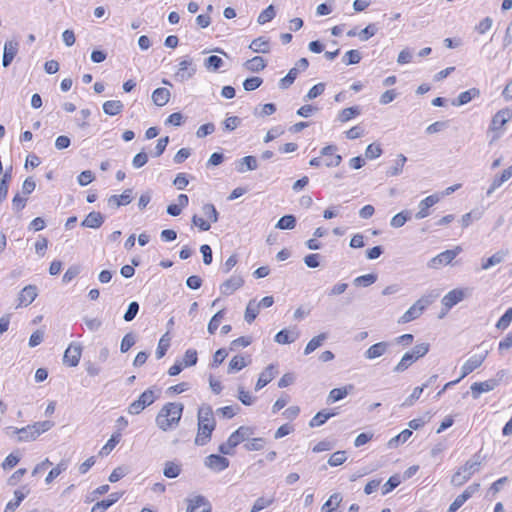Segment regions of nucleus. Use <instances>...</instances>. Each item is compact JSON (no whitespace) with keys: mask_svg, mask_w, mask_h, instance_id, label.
<instances>
[{"mask_svg":"<svg viewBox=\"0 0 512 512\" xmlns=\"http://www.w3.org/2000/svg\"><path fill=\"white\" fill-rule=\"evenodd\" d=\"M265 443L266 441L264 438H253L252 440L245 443L244 448L247 451H259L264 448Z\"/></svg>","mask_w":512,"mask_h":512,"instance_id":"e2e57ef3","label":"nucleus"},{"mask_svg":"<svg viewBox=\"0 0 512 512\" xmlns=\"http://www.w3.org/2000/svg\"><path fill=\"white\" fill-rule=\"evenodd\" d=\"M249 48L255 53H269L270 52V42L266 37H258L252 40L249 45Z\"/></svg>","mask_w":512,"mask_h":512,"instance_id":"7c9ffc66","label":"nucleus"},{"mask_svg":"<svg viewBox=\"0 0 512 512\" xmlns=\"http://www.w3.org/2000/svg\"><path fill=\"white\" fill-rule=\"evenodd\" d=\"M506 255H507L506 251H503V250L497 251L491 257L482 260L481 268L483 270L490 269L491 267L501 263L505 259Z\"/></svg>","mask_w":512,"mask_h":512,"instance_id":"473e14b6","label":"nucleus"},{"mask_svg":"<svg viewBox=\"0 0 512 512\" xmlns=\"http://www.w3.org/2000/svg\"><path fill=\"white\" fill-rule=\"evenodd\" d=\"M438 294H429L418 299L400 318L401 323L411 322L423 313V311L434 301Z\"/></svg>","mask_w":512,"mask_h":512,"instance_id":"423d86ee","label":"nucleus"},{"mask_svg":"<svg viewBox=\"0 0 512 512\" xmlns=\"http://www.w3.org/2000/svg\"><path fill=\"white\" fill-rule=\"evenodd\" d=\"M410 219H411V211L404 210L392 217V219L390 221V225L393 228H400Z\"/></svg>","mask_w":512,"mask_h":512,"instance_id":"79ce46f5","label":"nucleus"},{"mask_svg":"<svg viewBox=\"0 0 512 512\" xmlns=\"http://www.w3.org/2000/svg\"><path fill=\"white\" fill-rule=\"evenodd\" d=\"M440 197L438 194H432L421 200L418 205V212L415 214L416 219H423L430 215L429 209L438 203Z\"/></svg>","mask_w":512,"mask_h":512,"instance_id":"ddd939ff","label":"nucleus"},{"mask_svg":"<svg viewBox=\"0 0 512 512\" xmlns=\"http://www.w3.org/2000/svg\"><path fill=\"white\" fill-rule=\"evenodd\" d=\"M361 54L358 50H349L345 53V55L342 58V61L346 65H354L358 64L361 61Z\"/></svg>","mask_w":512,"mask_h":512,"instance_id":"13d9d810","label":"nucleus"},{"mask_svg":"<svg viewBox=\"0 0 512 512\" xmlns=\"http://www.w3.org/2000/svg\"><path fill=\"white\" fill-rule=\"evenodd\" d=\"M337 147L335 145H328L321 149L320 153L322 156L327 157L324 160V164L327 167H337L342 161V156L335 154Z\"/></svg>","mask_w":512,"mask_h":512,"instance_id":"2eb2a0df","label":"nucleus"},{"mask_svg":"<svg viewBox=\"0 0 512 512\" xmlns=\"http://www.w3.org/2000/svg\"><path fill=\"white\" fill-rule=\"evenodd\" d=\"M461 250L462 249L459 246L454 249L445 250L433 257L428 263V266L431 268H439L442 265H448L455 259Z\"/></svg>","mask_w":512,"mask_h":512,"instance_id":"6e6552de","label":"nucleus"},{"mask_svg":"<svg viewBox=\"0 0 512 512\" xmlns=\"http://www.w3.org/2000/svg\"><path fill=\"white\" fill-rule=\"evenodd\" d=\"M401 484V477L398 474L391 476L382 486V494L386 495Z\"/></svg>","mask_w":512,"mask_h":512,"instance_id":"4d7b16f0","label":"nucleus"},{"mask_svg":"<svg viewBox=\"0 0 512 512\" xmlns=\"http://www.w3.org/2000/svg\"><path fill=\"white\" fill-rule=\"evenodd\" d=\"M258 168V161L255 156H245L236 162V170L239 173L253 171Z\"/></svg>","mask_w":512,"mask_h":512,"instance_id":"b1692460","label":"nucleus"},{"mask_svg":"<svg viewBox=\"0 0 512 512\" xmlns=\"http://www.w3.org/2000/svg\"><path fill=\"white\" fill-rule=\"evenodd\" d=\"M29 490H26V492H23L22 490L18 489L14 491L15 501H10L7 503L4 512H14L16 508L21 504V502L26 498L28 495Z\"/></svg>","mask_w":512,"mask_h":512,"instance_id":"4c0bfd02","label":"nucleus"},{"mask_svg":"<svg viewBox=\"0 0 512 512\" xmlns=\"http://www.w3.org/2000/svg\"><path fill=\"white\" fill-rule=\"evenodd\" d=\"M198 361L197 351L195 349H188L184 354L182 364L184 367H191L196 365Z\"/></svg>","mask_w":512,"mask_h":512,"instance_id":"052dcab7","label":"nucleus"},{"mask_svg":"<svg viewBox=\"0 0 512 512\" xmlns=\"http://www.w3.org/2000/svg\"><path fill=\"white\" fill-rule=\"evenodd\" d=\"M187 512H212L211 505L202 495L188 500Z\"/></svg>","mask_w":512,"mask_h":512,"instance_id":"f3484780","label":"nucleus"},{"mask_svg":"<svg viewBox=\"0 0 512 512\" xmlns=\"http://www.w3.org/2000/svg\"><path fill=\"white\" fill-rule=\"evenodd\" d=\"M407 161V157L403 154H399L395 160L394 165L387 171L389 176H398L402 173L403 167Z\"/></svg>","mask_w":512,"mask_h":512,"instance_id":"09e8293b","label":"nucleus"},{"mask_svg":"<svg viewBox=\"0 0 512 512\" xmlns=\"http://www.w3.org/2000/svg\"><path fill=\"white\" fill-rule=\"evenodd\" d=\"M139 308H140V306H139L138 302H136V301L130 302V304L128 305V309L126 310V312L123 316V319L126 322H131L132 320H134V318L136 317V315L139 312Z\"/></svg>","mask_w":512,"mask_h":512,"instance_id":"680f3d73","label":"nucleus"},{"mask_svg":"<svg viewBox=\"0 0 512 512\" xmlns=\"http://www.w3.org/2000/svg\"><path fill=\"white\" fill-rule=\"evenodd\" d=\"M198 431L195 438V444L198 446L206 445L210 439L212 432L216 427L212 407L208 404H203L198 409Z\"/></svg>","mask_w":512,"mask_h":512,"instance_id":"f257e3e1","label":"nucleus"},{"mask_svg":"<svg viewBox=\"0 0 512 512\" xmlns=\"http://www.w3.org/2000/svg\"><path fill=\"white\" fill-rule=\"evenodd\" d=\"M18 42L10 40L6 41L3 49L2 65L8 67L18 52Z\"/></svg>","mask_w":512,"mask_h":512,"instance_id":"412c9836","label":"nucleus"},{"mask_svg":"<svg viewBox=\"0 0 512 512\" xmlns=\"http://www.w3.org/2000/svg\"><path fill=\"white\" fill-rule=\"evenodd\" d=\"M464 297L465 291L463 289H453L442 298V304L447 309H451L453 306L461 302Z\"/></svg>","mask_w":512,"mask_h":512,"instance_id":"4be33fe9","label":"nucleus"},{"mask_svg":"<svg viewBox=\"0 0 512 512\" xmlns=\"http://www.w3.org/2000/svg\"><path fill=\"white\" fill-rule=\"evenodd\" d=\"M196 73V66L193 65L192 59L185 58L179 63V67L174 74V78L178 82H185L192 78Z\"/></svg>","mask_w":512,"mask_h":512,"instance_id":"1a4fd4ad","label":"nucleus"},{"mask_svg":"<svg viewBox=\"0 0 512 512\" xmlns=\"http://www.w3.org/2000/svg\"><path fill=\"white\" fill-rule=\"evenodd\" d=\"M170 91L166 88H157L152 93V101L155 105L162 107L170 100Z\"/></svg>","mask_w":512,"mask_h":512,"instance_id":"2f4dec72","label":"nucleus"},{"mask_svg":"<svg viewBox=\"0 0 512 512\" xmlns=\"http://www.w3.org/2000/svg\"><path fill=\"white\" fill-rule=\"evenodd\" d=\"M68 467V462L66 460H62L57 464L56 467L51 469L46 476L45 482L50 484L56 477H58L63 471H65Z\"/></svg>","mask_w":512,"mask_h":512,"instance_id":"8fccbe9b","label":"nucleus"},{"mask_svg":"<svg viewBox=\"0 0 512 512\" xmlns=\"http://www.w3.org/2000/svg\"><path fill=\"white\" fill-rule=\"evenodd\" d=\"M512 321V308L506 310V312L498 320L496 327L498 329H506Z\"/></svg>","mask_w":512,"mask_h":512,"instance_id":"774afa93","label":"nucleus"},{"mask_svg":"<svg viewBox=\"0 0 512 512\" xmlns=\"http://www.w3.org/2000/svg\"><path fill=\"white\" fill-rule=\"evenodd\" d=\"M104 223V216L100 212L92 211L81 222L82 227L97 229Z\"/></svg>","mask_w":512,"mask_h":512,"instance_id":"a878e982","label":"nucleus"},{"mask_svg":"<svg viewBox=\"0 0 512 512\" xmlns=\"http://www.w3.org/2000/svg\"><path fill=\"white\" fill-rule=\"evenodd\" d=\"M181 466L173 461H167L165 463L163 474L165 477L173 479L180 475Z\"/></svg>","mask_w":512,"mask_h":512,"instance_id":"37998d69","label":"nucleus"},{"mask_svg":"<svg viewBox=\"0 0 512 512\" xmlns=\"http://www.w3.org/2000/svg\"><path fill=\"white\" fill-rule=\"evenodd\" d=\"M299 74V68H291L287 75L280 79L279 81V88L280 89H287L289 88L294 81L296 80L297 76Z\"/></svg>","mask_w":512,"mask_h":512,"instance_id":"c03bdc74","label":"nucleus"},{"mask_svg":"<svg viewBox=\"0 0 512 512\" xmlns=\"http://www.w3.org/2000/svg\"><path fill=\"white\" fill-rule=\"evenodd\" d=\"M337 415V412L332 410H321L310 420L309 426L311 428L322 426L327 420Z\"/></svg>","mask_w":512,"mask_h":512,"instance_id":"c756f323","label":"nucleus"},{"mask_svg":"<svg viewBox=\"0 0 512 512\" xmlns=\"http://www.w3.org/2000/svg\"><path fill=\"white\" fill-rule=\"evenodd\" d=\"M346 459L347 456L345 451H336L328 459V464L333 467L339 466L343 464L346 461Z\"/></svg>","mask_w":512,"mask_h":512,"instance_id":"69168bd1","label":"nucleus"},{"mask_svg":"<svg viewBox=\"0 0 512 512\" xmlns=\"http://www.w3.org/2000/svg\"><path fill=\"white\" fill-rule=\"evenodd\" d=\"M13 433L18 435L19 442H29L35 440L38 436L32 425H28L23 428H12Z\"/></svg>","mask_w":512,"mask_h":512,"instance_id":"c85d7f7f","label":"nucleus"},{"mask_svg":"<svg viewBox=\"0 0 512 512\" xmlns=\"http://www.w3.org/2000/svg\"><path fill=\"white\" fill-rule=\"evenodd\" d=\"M202 212L210 222L216 223L218 221L219 213L213 204H211V203L204 204L202 206Z\"/></svg>","mask_w":512,"mask_h":512,"instance_id":"5fc2aeb1","label":"nucleus"},{"mask_svg":"<svg viewBox=\"0 0 512 512\" xmlns=\"http://www.w3.org/2000/svg\"><path fill=\"white\" fill-rule=\"evenodd\" d=\"M327 333H320L319 335L313 337L306 345L304 349V354L309 355L314 352L317 348L322 346L325 340H327Z\"/></svg>","mask_w":512,"mask_h":512,"instance_id":"f704fd0d","label":"nucleus"},{"mask_svg":"<svg viewBox=\"0 0 512 512\" xmlns=\"http://www.w3.org/2000/svg\"><path fill=\"white\" fill-rule=\"evenodd\" d=\"M276 16V11L273 5H269L266 9H264L258 16L257 22L260 25H263L267 22H270Z\"/></svg>","mask_w":512,"mask_h":512,"instance_id":"864d4df0","label":"nucleus"},{"mask_svg":"<svg viewBox=\"0 0 512 512\" xmlns=\"http://www.w3.org/2000/svg\"><path fill=\"white\" fill-rule=\"evenodd\" d=\"M377 281V275L374 273L365 274L359 277H356L353 280V284L355 286L368 287Z\"/></svg>","mask_w":512,"mask_h":512,"instance_id":"3c124183","label":"nucleus"},{"mask_svg":"<svg viewBox=\"0 0 512 512\" xmlns=\"http://www.w3.org/2000/svg\"><path fill=\"white\" fill-rule=\"evenodd\" d=\"M498 385L496 379H489L483 382H475L471 385V394L474 399H478L482 393L489 392L495 389Z\"/></svg>","mask_w":512,"mask_h":512,"instance_id":"dca6fc26","label":"nucleus"},{"mask_svg":"<svg viewBox=\"0 0 512 512\" xmlns=\"http://www.w3.org/2000/svg\"><path fill=\"white\" fill-rule=\"evenodd\" d=\"M160 390L149 388L145 390L137 400L133 401L127 408L130 415L140 414L146 407L152 405L159 398Z\"/></svg>","mask_w":512,"mask_h":512,"instance_id":"20e7f679","label":"nucleus"},{"mask_svg":"<svg viewBox=\"0 0 512 512\" xmlns=\"http://www.w3.org/2000/svg\"><path fill=\"white\" fill-rule=\"evenodd\" d=\"M478 458L479 457L475 455L472 459L466 461V463L452 475L451 484L453 486H462L479 470L481 462Z\"/></svg>","mask_w":512,"mask_h":512,"instance_id":"7ed1b4c3","label":"nucleus"},{"mask_svg":"<svg viewBox=\"0 0 512 512\" xmlns=\"http://www.w3.org/2000/svg\"><path fill=\"white\" fill-rule=\"evenodd\" d=\"M487 352L484 354H475L471 356L461 368V376L458 378L460 381L473 372L475 369L480 367L486 358Z\"/></svg>","mask_w":512,"mask_h":512,"instance_id":"9b49d317","label":"nucleus"},{"mask_svg":"<svg viewBox=\"0 0 512 512\" xmlns=\"http://www.w3.org/2000/svg\"><path fill=\"white\" fill-rule=\"evenodd\" d=\"M243 284L244 280L241 276L233 275L228 280L221 284L220 291L223 295L228 296L233 294L240 287H242Z\"/></svg>","mask_w":512,"mask_h":512,"instance_id":"6ab92c4d","label":"nucleus"},{"mask_svg":"<svg viewBox=\"0 0 512 512\" xmlns=\"http://www.w3.org/2000/svg\"><path fill=\"white\" fill-rule=\"evenodd\" d=\"M263 83V79L260 77H250L245 79L243 82V88L246 91H253L257 88H259Z\"/></svg>","mask_w":512,"mask_h":512,"instance_id":"338daca9","label":"nucleus"},{"mask_svg":"<svg viewBox=\"0 0 512 512\" xmlns=\"http://www.w3.org/2000/svg\"><path fill=\"white\" fill-rule=\"evenodd\" d=\"M510 119L511 112L508 109H502L493 116L489 129L494 132V135L492 136L490 143H493L500 137V134L497 133V131L500 130Z\"/></svg>","mask_w":512,"mask_h":512,"instance_id":"0eeeda50","label":"nucleus"},{"mask_svg":"<svg viewBox=\"0 0 512 512\" xmlns=\"http://www.w3.org/2000/svg\"><path fill=\"white\" fill-rule=\"evenodd\" d=\"M121 436L122 435L120 432H116V433L112 434V436L107 441V443L101 448L99 455L107 456L114 449V447L120 442Z\"/></svg>","mask_w":512,"mask_h":512,"instance_id":"ea45409f","label":"nucleus"},{"mask_svg":"<svg viewBox=\"0 0 512 512\" xmlns=\"http://www.w3.org/2000/svg\"><path fill=\"white\" fill-rule=\"evenodd\" d=\"M276 367L273 364L268 365L259 375L255 390L258 391L270 383L276 375Z\"/></svg>","mask_w":512,"mask_h":512,"instance_id":"5701e85b","label":"nucleus"},{"mask_svg":"<svg viewBox=\"0 0 512 512\" xmlns=\"http://www.w3.org/2000/svg\"><path fill=\"white\" fill-rule=\"evenodd\" d=\"M205 466L215 472H221L229 467V460L218 454H211L205 458Z\"/></svg>","mask_w":512,"mask_h":512,"instance_id":"f8f14e48","label":"nucleus"},{"mask_svg":"<svg viewBox=\"0 0 512 512\" xmlns=\"http://www.w3.org/2000/svg\"><path fill=\"white\" fill-rule=\"evenodd\" d=\"M298 338V334H290V332L287 329L280 330L275 335V342L278 344H290L294 342Z\"/></svg>","mask_w":512,"mask_h":512,"instance_id":"a18cd8bd","label":"nucleus"},{"mask_svg":"<svg viewBox=\"0 0 512 512\" xmlns=\"http://www.w3.org/2000/svg\"><path fill=\"white\" fill-rule=\"evenodd\" d=\"M246 366L247 363L245 362V359L242 356H234L229 362L228 373L240 371Z\"/></svg>","mask_w":512,"mask_h":512,"instance_id":"6e6d98bb","label":"nucleus"},{"mask_svg":"<svg viewBox=\"0 0 512 512\" xmlns=\"http://www.w3.org/2000/svg\"><path fill=\"white\" fill-rule=\"evenodd\" d=\"M274 502V497L265 498V497H259L252 506L250 512H260L261 510L265 509L266 507L270 506Z\"/></svg>","mask_w":512,"mask_h":512,"instance_id":"bf43d9fd","label":"nucleus"},{"mask_svg":"<svg viewBox=\"0 0 512 512\" xmlns=\"http://www.w3.org/2000/svg\"><path fill=\"white\" fill-rule=\"evenodd\" d=\"M82 354V346L79 343H71L64 352L63 361L70 367L79 364Z\"/></svg>","mask_w":512,"mask_h":512,"instance_id":"9d476101","label":"nucleus"},{"mask_svg":"<svg viewBox=\"0 0 512 512\" xmlns=\"http://www.w3.org/2000/svg\"><path fill=\"white\" fill-rule=\"evenodd\" d=\"M253 434V429L248 426H240L236 431H234L230 436L229 440L235 446H238L240 443L248 439L250 435Z\"/></svg>","mask_w":512,"mask_h":512,"instance_id":"393cba45","label":"nucleus"},{"mask_svg":"<svg viewBox=\"0 0 512 512\" xmlns=\"http://www.w3.org/2000/svg\"><path fill=\"white\" fill-rule=\"evenodd\" d=\"M479 95H480L479 89L471 88L469 90L461 92L458 95V97L452 101V105L453 106L465 105V104L469 103L470 101H472L473 99H475L476 97H479Z\"/></svg>","mask_w":512,"mask_h":512,"instance_id":"cd10ccee","label":"nucleus"},{"mask_svg":"<svg viewBox=\"0 0 512 512\" xmlns=\"http://www.w3.org/2000/svg\"><path fill=\"white\" fill-rule=\"evenodd\" d=\"M412 434H413L412 430L405 429L402 432H400L398 435H396L395 437L391 438L388 442V446L390 448H395L399 444L405 443L412 436Z\"/></svg>","mask_w":512,"mask_h":512,"instance_id":"49530a36","label":"nucleus"},{"mask_svg":"<svg viewBox=\"0 0 512 512\" xmlns=\"http://www.w3.org/2000/svg\"><path fill=\"white\" fill-rule=\"evenodd\" d=\"M184 410V405L177 402L166 403L155 418L157 427L166 432L178 426Z\"/></svg>","mask_w":512,"mask_h":512,"instance_id":"f03ea898","label":"nucleus"},{"mask_svg":"<svg viewBox=\"0 0 512 512\" xmlns=\"http://www.w3.org/2000/svg\"><path fill=\"white\" fill-rule=\"evenodd\" d=\"M37 287L35 285H27L25 286L18 295V304L17 307H27L29 306L37 297Z\"/></svg>","mask_w":512,"mask_h":512,"instance_id":"4468645a","label":"nucleus"},{"mask_svg":"<svg viewBox=\"0 0 512 512\" xmlns=\"http://www.w3.org/2000/svg\"><path fill=\"white\" fill-rule=\"evenodd\" d=\"M224 62L221 57L211 55L204 61V66L207 70L217 71L223 66Z\"/></svg>","mask_w":512,"mask_h":512,"instance_id":"603ef678","label":"nucleus"},{"mask_svg":"<svg viewBox=\"0 0 512 512\" xmlns=\"http://www.w3.org/2000/svg\"><path fill=\"white\" fill-rule=\"evenodd\" d=\"M259 310V305H256V301L250 300L246 306L244 314L245 321L249 324L252 323L259 314Z\"/></svg>","mask_w":512,"mask_h":512,"instance_id":"a19ab883","label":"nucleus"},{"mask_svg":"<svg viewBox=\"0 0 512 512\" xmlns=\"http://www.w3.org/2000/svg\"><path fill=\"white\" fill-rule=\"evenodd\" d=\"M124 105L119 100H108L103 104V111L109 116H115L122 112Z\"/></svg>","mask_w":512,"mask_h":512,"instance_id":"c9c22d12","label":"nucleus"},{"mask_svg":"<svg viewBox=\"0 0 512 512\" xmlns=\"http://www.w3.org/2000/svg\"><path fill=\"white\" fill-rule=\"evenodd\" d=\"M390 346L391 343L387 341L375 343L365 351L364 357L368 360L379 358L387 352Z\"/></svg>","mask_w":512,"mask_h":512,"instance_id":"aec40b11","label":"nucleus"},{"mask_svg":"<svg viewBox=\"0 0 512 512\" xmlns=\"http://www.w3.org/2000/svg\"><path fill=\"white\" fill-rule=\"evenodd\" d=\"M295 226H296V217L291 214L282 216L276 224V228L281 229V230H291Z\"/></svg>","mask_w":512,"mask_h":512,"instance_id":"de8ad7c7","label":"nucleus"},{"mask_svg":"<svg viewBox=\"0 0 512 512\" xmlns=\"http://www.w3.org/2000/svg\"><path fill=\"white\" fill-rule=\"evenodd\" d=\"M429 351L428 343H421L416 345L412 351L406 352L399 363L394 367L393 371L397 373L404 372L419 358L425 356Z\"/></svg>","mask_w":512,"mask_h":512,"instance_id":"39448f33","label":"nucleus"},{"mask_svg":"<svg viewBox=\"0 0 512 512\" xmlns=\"http://www.w3.org/2000/svg\"><path fill=\"white\" fill-rule=\"evenodd\" d=\"M378 31V27L376 24L372 23L366 26L363 30L358 33V36L361 41H367L369 38L373 37Z\"/></svg>","mask_w":512,"mask_h":512,"instance_id":"0e129e2a","label":"nucleus"},{"mask_svg":"<svg viewBox=\"0 0 512 512\" xmlns=\"http://www.w3.org/2000/svg\"><path fill=\"white\" fill-rule=\"evenodd\" d=\"M352 388H353V386L349 385L348 387L332 389L329 392V395H328V398H327V402L328 403H334V402H337V401H340V400L344 399L348 395V393H349L348 389H352Z\"/></svg>","mask_w":512,"mask_h":512,"instance_id":"e433bc0d","label":"nucleus"},{"mask_svg":"<svg viewBox=\"0 0 512 512\" xmlns=\"http://www.w3.org/2000/svg\"><path fill=\"white\" fill-rule=\"evenodd\" d=\"M243 65L248 71L257 73L265 69L266 62L261 56H255L247 60Z\"/></svg>","mask_w":512,"mask_h":512,"instance_id":"72a5a7b5","label":"nucleus"},{"mask_svg":"<svg viewBox=\"0 0 512 512\" xmlns=\"http://www.w3.org/2000/svg\"><path fill=\"white\" fill-rule=\"evenodd\" d=\"M512 177V165L505 169L501 175L496 176L489 189L486 192L487 196H491L492 193L498 189L504 182L508 181Z\"/></svg>","mask_w":512,"mask_h":512,"instance_id":"bb28decb","label":"nucleus"},{"mask_svg":"<svg viewBox=\"0 0 512 512\" xmlns=\"http://www.w3.org/2000/svg\"><path fill=\"white\" fill-rule=\"evenodd\" d=\"M133 200V190L126 189L120 195H111L107 199L108 206L113 208H119L120 206L128 205Z\"/></svg>","mask_w":512,"mask_h":512,"instance_id":"a211bd4d","label":"nucleus"},{"mask_svg":"<svg viewBox=\"0 0 512 512\" xmlns=\"http://www.w3.org/2000/svg\"><path fill=\"white\" fill-rule=\"evenodd\" d=\"M361 114V109L359 106H352V107H348V108H345L343 109L339 114H338V117L337 119L342 122V123H345L349 120H351L352 118L358 116Z\"/></svg>","mask_w":512,"mask_h":512,"instance_id":"58836bf2","label":"nucleus"}]
</instances>
